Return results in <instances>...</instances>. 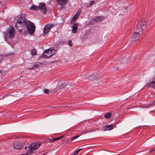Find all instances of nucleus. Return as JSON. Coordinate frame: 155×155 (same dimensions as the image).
Masks as SVG:
<instances>
[{
    "label": "nucleus",
    "instance_id": "1",
    "mask_svg": "<svg viewBox=\"0 0 155 155\" xmlns=\"http://www.w3.org/2000/svg\"><path fill=\"white\" fill-rule=\"evenodd\" d=\"M147 24V23L145 21H143L142 24L139 23L134 31V32L138 33V34L141 35L142 30L146 27Z\"/></svg>",
    "mask_w": 155,
    "mask_h": 155
},
{
    "label": "nucleus",
    "instance_id": "2",
    "mask_svg": "<svg viewBox=\"0 0 155 155\" xmlns=\"http://www.w3.org/2000/svg\"><path fill=\"white\" fill-rule=\"evenodd\" d=\"M27 23V22L25 18V15L22 14L21 15L20 18L17 22L16 26H20V25H21V26H23L26 25Z\"/></svg>",
    "mask_w": 155,
    "mask_h": 155
},
{
    "label": "nucleus",
    "instance_id": "3",
    "mask_svg": "<svg viewBox=\"0 0 155 155\" xmlns=\"http://www.w3.org/2000/svg\"><path fill=\"white\" fill-rule=\"evenodd\" d=\"M27 29L30 34H32L34 33L35 29V26L34 24L30 21H27L26 25Z\"/></svg>",
    "mask_w": 155,
    "mask_h": 155
},
{
    "label": "nucleus",
    "instance_id": "4",
    "mask_svg": "<svg viewBox=\"0 0 155 155\" xmlns=\"http://www.w3.org/2000/svg\"><path fill=\"white\" fill-rule=\"evenodd\" d=\"M40 145V144L38 143H32L28 148L29 150H28L27 152L29 154H31V153H34Z\"/></svg>",
    "mask_w": 155,
    "mask_h": 155
},
{
    "label": "nucleus",
    "instance_id": "5",
    "mask_svg": "<svg viewBox=\"0 0 155 155\" xmlns=\"http://www.w3.org/2000/svg\"><path fill=\"white\" fill-rule=\"evenodd\" d=\"M7 33L10 38H13L15 33V31L14 27L12 26L9 27L7 30Z\"/></svg>",
    "mask_w": 155,
    "mask_h": 155
},
{
    "label": "nucleus",
    "instance_id": "6",
    "mask_svg": "<svg viewBox=\"0 0 155 155\" xmlns=\"http://www.w3.org/2000/svg\"><path fill=\"white\" fill-rule=\"evenodd\" d=\"M13 146L14 148L15 149L19 150L22 148L23 144L21 143L16 142L14 143Z\"/></svg>",
    "mask_w": 155,
    "mask_h": 155
},
{
    "label": "nucleus",
    "instance_id": "7",
    "mask_svg": "<svg viewBox=\"0 0 155 155\" xmlns=\"http://www.w3.org/2000/svg\"><path fill=\"white\" fill-rule=\"evenodd\" d=\"M39 10L43 13H45L47 12V8L44 4L41 3L39 4Z\"/></svg>",
    "mask_w": 155,
    "mask_h": 155
},
{
    "label": "nucleus",
    "instance_id": "8",
    "mask_svg": "<svg viewBox=\"0 0 155 155\" xmlns=\"http://www.w3.org/2000/svg\"><path fill=\"white\" fill-rule=\"evenodd\" d=\"M57 51L56 50L51 49V54L49 56H47L46 55H45V54H43L42 57L44 58H51L52 56L55 54Z\"/></svg>",
    "mask_w": 155,
    "mask_h": 155
},
{
    "label": "nucleus",
    "instance_id": "9",
    "mask_svg": "<svg viewBox=\"0 0 155 155\" xmlns=\"http://www.w3.org/2000/svg\"><path fill=\"white\" fill-rule=\"evenodd\" d=\"M81 11L80 10H78L76 14L73 17L71 20V22H74L75 20L78 18V16L80 14Z\"/></svg>",
    "mask_w": 155,
    "mask_h": 155
},
{
    "label": "nucleus",
    "instance_id": "10",
    "mask_svg": "<svg viewBox=\"0 0 155 155\" xmlns=\"http://www.w3.org/2000/svg\"><path fill=\"white\" fill-rule=\"evenodd\" d=\"M140 35L138 34V33L134 32L132 36V39L133 40L136 41L139 38V36Z\"/></svg>",
    "mask_w": 155,
    "mask_h": 155
},
{
    "label": "nucleus",
    "instance_id": "11",
    "mask_svg": "<svg viewBox=\"0 0 155 155\" xmlns=\"http://www.w3.org/2000/svg\"><path fill=\"white\" fill-rule=\"evenodd\" d=\"M104 18L102 16H96L93 19V20L96 22H99L103 20Z\"/></svg>",
    "mask_w": 155,
    "mask_h": 155
},
{
    "label": "nucleus",
    "instance_id": "12",
    "mask_svg": "<svg viewBox=\"0 0 155 155\" xmlns=\"http://www.w3.org/2000/svg\"><path fill=\"white\" fill-rule=\"evenodd\" d=\"M78 26V24L76 23H75L73 24L72 26V32L73 33H76L77 32Z\"/></svg>",
    "mask_w": 155,
    "mask_h": 155
},
{
    "label": "nucleus",
    "instance_id": "13",
    "mask_svg": "<svg viewBox=\"0 0 155 155\" xmlns=\"http://www.w3.org/2000/svg\"><path fill=\"white\" fill-rule=\"evenodd\" d=\"M113 129V126L111 125H108L105 127L104 131L110 130Z\"/></svg>",
    "mask_w": 155,
    "mask_h": 155
},
{
    "label": "nucleus",
    "instance_id": "14",
    "mask_svg": "<svg viewBox=\"0 0 155 155\" xmlns=\"http://www.w3.org/2000/svg\"><path fill=\"white\" fill-rule=\"evenodd\" d=\"M58 4L60 5H62L65 4L67 1V0H57Z\"/></svg>",
    "mask_w": 155,
    "mask_h": 155
},
{
    "label": "nucleus",
    "instance_id": "15",
    "mask_svg": "<svg viewBox=\"0 0 155 155\" xmlns=\"http://www.w3.org/2000/svg\"><path fill=\"white\" fill-rule=\"evenodd\" d=\"M39 8V6H37L35 5H33L31 7V9H33L35 11H38Z\"/></svg>",
    "mask_w": 155,
    "mask_h": 155
},
{
    "label": "nucleus",
    "instance_id": "16",
    "mask_svg": "<svg viewBox=\"0 0 155 155\" xmlns=\"http://www.w3.org/2000/svg\"><path fill=\"white\" fill-rule=\"evenodd\" d=\"M51 48H49V49H46V50H45L43 54H47V53H49L50 55L51 54Z\"/></svg>",
    "mask_w": 155,
    "mask_h": 155
},
{
    "label": "nucleus",
    "instance_id": "17",
    "mask_svg": "<svg viewBox=\"0 0 155 155\" xmlns=\"http://www.w3.org/2000/svg\"><path fill=\"white\" fill-rule=\"evenodd\" d=\"M53 26V25L51 24H48L44 28L46 29H49V30H50L52 28Z\"/></svg>",
    "mask_w": 155,
    "mask_h": 155
},
{
    "label": "nucleus",
    "instance_id": "18",
    "mask_svg": "<svg viewBox=\"0 0 155 155\" xmlns=\"http://www.w3.org/2000/svg\"><path fill=\"white\" fill-rule=\"evenodd\" d=\"M31 54L32 56L36 55L37 54L36 50L35 48H33L31 50Z\"/></svg>",
    "mask_w": 155,
    "mask_h": 155
},
{
    "label": "nucleus",
    "instance_id": "19",
    "mask_svg": "<svg viewBox=\"0 0 155 155\" xmlns=\"http://www.w3.org/2000/svg\"><path fill=\"white\" fill-rule=\"evenodd\" d=\"M62 137H63V136L59 137L57 138H53L51 140V142H53L54 141H56L58 140L61 139Z\"/></svg>",
    "mask_w": 155,
    "mask_h": 155
},
{
    "label": "nucleus",
    "instance_id": "20",
    "mask_svg": "<svg viewBox=\"0 0 155 155\" xmlns=\"http://www.w3.org/2000/svg\"><path fill=\"white\" fill-rule=\"evenodd\" d=\"M49 29H46L44 28L43 33L45 34H47L50 31Z\"/></svg>",
    "mask_w": 155,
    "mask_h": 155
},
{
    "label": "nucleus",
    "instance_id": "21",
    "mask_svg": "<svg viewBox=\"0 0 155 155\" xmlns=\"http://www.w3.org/2000/svg\"><path fill=\"white\" fill-rule=\"evenodd\" d=\"M111 115V114L110 113H108L105 115L104 117L107 119H109Z\"/></svg>",
    "mask_w": 155,
    "mask_h": 155
},
{
    "label": "nucleus",
    "instance_id": "22",
    "mask_svg": "<svg viewBox=\"0 0 155 155\" xmlns=\"http://www.w3.org/2000/svg\"><path fill=\"white\" fill-rule=\"evenodd\" d=\"M16 26V29L18 30V31H19V32H21V27L22 26H21V25H20V26Z\"/></svg>",
    "mask_w": 155,
    "mask_h": 155
},
{
    "label": "nucleus",
    "instance_id": "23",
    "mask_svg": "<svg viewBox=\"0 0 155 155\" xmlns=\"http://www.w3.org/2000/svg\"><path fill=\"white\" fill-rule=\"evenodd\" d=\"M155 104V100L153 101L152 103L149 104V106L145 107V108H148L151 106H153Z\"/></svg>",
    "mask_w": 155,
    "mask_h": 155
},
{
    "label": "nucleus",
    "instance_id": "24",
    "mask_svg": "<svg viewBox=\"0 0 155 155\" xmlns=\"http://www.w3.org/2000/svg\"><path fill=\"white\" fill-rule=\"evenodd\" d=\"M82 149H79L78 150H76L72 154V155H77L78 153L82 150Z\"/></svg>",
    "mask_w": 155,
    "mask_h": 155
},
{
    "label": "nucleus",
    "instance_id": "25",
    "mask_svg": "<svg viewBox=\"0 0 155 155\" xmlns=\"http://www.w3.org/2000/svg\"><path fill=\"white\" fill-rule=\"evenodd\" d=\"M39 66L38 64H36L31 69H35L36 68H38Z\"/></svg>",
    "mask_w": 155,
    "mask_h": 155
},
{
    "label": "nucleus",
    "instance_id": "26",
    "mask_svg": "<svg viewBox=\"0 0 155 155\" xmlns=\"http://www.w3.org/2000/svg\"><path fill=\"white\" fill-rule=\"evenodd\" d=\"M79 137V136L78 135H77V136H76L74 137H72L71 139V140H74V139H76V138H78Z\"/></svg>",
    "mask_w": 155,
    "mask_h": 155
},
{
    "label": "nucleus",
    "instance_id": "27",
    "mask_svg": "<svg viewBox=\"0 0 155 155\" xmlns=\"http://www.w3.org/2000/svg\"><path fill=\"white\" fill-rule=\"evenodd\" d=\"M68 45L70 46H72V41L71 40H69L68 42Z\"/></svg>",
    "mask_w": 155,
    "mask_h": 155
},
{
    "label": "nucleus",
    "instance_id": "28",
    "mask_svg": "<svg viewBox=\"0 0 155 155\" xmlns=\"http://www.w3.org/2000/svg\"><path fill=\"white\" fill-rule=\"evenodd\" d=\"M153 81L151 82V83H152V84H155V77H154L153 78Z\"/></svg>",
    "mask_w": 155,
    "mask_h": 155
},
{
    "label": "nucleus",
    "instance_id": "29",
    "mask_svg": "<svg viewBox=\"0 0 155 155\" xmlns=\"http://www.w3.org/2000/svg\"><path fill=\"white\" fill-rule=\"evenodd\" d=\"M44 92L45 94H47L49 92V90L47 89H45L44 90Z\"/></svg>",
    "mask_w": 155,
    "mask_h": 155
},
{
    "label": "nucleus",
    "instance_id": "30",
    "mask_svg": "<svg viewBox=\"0 0 155 155\" xmlns=\"http://www.w3.org/2000/svg\"><path fill=\"white\" fill-rule=\"evenodd\" d=\"M94 1H92L90 2L89 3V5H92L94 4Z\"/></svg>",
    "mask_w": 155,
    "mask_h": 155
},
{
    "label": "nucleus",
    "instance_id": "31",
    "mask_svg": "<svg viewBox=\"0 0 155 155\" xmlns=\"http://www.w3.org/2000/svg\"><path fill=\"white\" fill-rule=\"evenodd\" d=\"M153 84L152 83H151V82L149 83H147V87H149L151 85V84Z\"/></svg>",
    "mask_w": 155,
    "mask_h": 155
},
{
    "label": "nucleus",
    "instance_id": "32",
    "mask_svg": "<svg viewBox=\"0 0 155 155\" xmlns=\"http://www.w3.org/2000/svg\"><path fill=\"white\" fill-rule=\"evenodd\" d=\"M154 151H155V149H151V150L150 151V153L151 152H153Z\"/></svg>",
    "mask_w": 155,
    "mask_h": 155
},
{
    "label": "nucleus",
    "instance_id": "33",
    "mask_svg": "<svg viewBox=\"0 0 155 155\" xmlns=\"http://www.w3.org/2000/svg\"><path fill=\"white\" fill-rule=\"evenodd\" d=\"M85 134V132L84 131H83L81 132L82 134Z\"/></svg>",
    "mask_w": 155,
    "mask_h": 155
},
{
    "label": "nucleus",
    "instance_id": "34",
    "mask_svg": "<svg viewBox=\"0 0 155 155\" xmlns=\"http://www.w3.org/2000/svg\"><path fill=\"white\" fill-rule=\"evenodd\" d=\"M46 54H45V55H46L47 56H49L50 55V54L49 53H47Z\"/></svg>",
    "mask_w": 155,
    "mask_h": 155
},
{
    "label": "nucleus",
    "instance_id": "35",
    "mask_svg": "<svg viewBox=\"0 0 155 155\" xmlns=\"http://www.w3.org/2000/svg\"><path fill=\"white\" fill-rule=\"evenodd\" d=\"M85 131V133H87L88 132H89V131H87V130H86V131Z\"/></svg>",
    "mask_w": 155,
    "mask_h": 155
},
{
    "label": "nucleus",
    "instance_id": "36",
    "mask_svg": "<svg viewBox=\"0 0 155 155\" xmlns=\"http://www.w3.org/2000/svg\"><path fill=\"white\" fill-rule=\"evenodd\" d=\"M27 148H28L27 147H25V150H26V149H27Z\"/></svg>",
    "mask_w": 155,
    "mask_h": 155
},
{
    "label": "nucleus",
    "instance_id": "37",
    "mask_svg": "<svg viewBox=\"0 0 155 155\" xmlns=\"http://www.w3.org/2000/svg\"><path fill=\"white\" fill-rule=\"evenodd\" d=\"M153 88L155 89V86H154L153 87Z\"/></svg>",
    "mask_w": 155,
    "mask_h": 155
},
{
    "label": "nucleus",
    "instance_id": "38",
    "mask_svg": "<svg viewBox=\"0 0 155 155\" xmlns=\"http://www.w3.org/2000/svg\"><path fill=\"white\" fill-rule=\"evenodd\" d=\"M5 96V95H4V96H3V97H4V96Z\"/></svg>",
    "mask_w": 155,
    "mask_h": 155
},
{
    "label": "nucleus",
    "instance_id": "39",
    "mask_svg": "<svg viewBox=\"0 0 155 155\" xmlns=\"http://www.w3.org/2000/svg\"><path fill=\"white\" fill-rule=\"evenodd\" d=\"M5 96V95H4V96H3V97H4V96Z\"/></svg>",
    "mask_w": 155,
    "mask_h": 155
},
{
    "label": "nucleus",
    "instance_id": "40",
    "mask_svg": "<svg viewBox=\"0 0 155 155\" xmlns=\"http://www.w3.org/2000/svg\"><path fill=\"white\" fill-rule=\"evenodd\" d=\"M5 96V95H4V96H3V97H4V96Z\"/></svg>",
    "mask_w": 155,
    "mask_h": 155
}]
</instances>
